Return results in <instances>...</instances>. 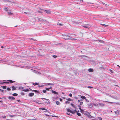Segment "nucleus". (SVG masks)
Instances as JSON below:
<instances>
[{"label": "nucleus", "mask_w": 120, "mask_h": 120, "mask_svg": "<svg viewBox=\"0 0 120 120\" xmlns=\"http://www.w3.org/2000/svg\"><path fill=\"white\" fill-rule=\"evenodd\" d=\"M7 81H9V82H0V83L1 84H4V83H13V82H15L14 81H12L11 80H7Z\"/></svg>", "instance_id": "1"}, {"label": "nucleus", "mask_w": 120, "mask_h": 120, "mask_svg": "<svg viewBox=\"0 0 120 120\" xmlns=\"http://www.w3.org/2000/svg\"><path fill=\"white\" fill-rule=\"evenodd\" d=\"M67 111L68 112H70L72 114H74L76 112H77V111L76 109L75 110L73 111H72L71 110L69 109H67Z\"/></svg>", "instance_id": "2"}, {"label": "nucleus", "mask_w": 120, "mask_h": 120, "mask_svg": "<svg viewBox=\"0 0 120 120\" xmlns=\"http://www.w3.org/2000/svg\"><path fill=\"white\" fill-rule=\"evenodd\" d=\"M66 37L64 39L65 40H68V39H70L71 40H75V39L71 37H69V36H66Z\"/></svg>", "instance_id": "3"}, {"label": "nucleus", "mask_w": 120, "mask_h": 120, "mask_svg": "<svg viewBox=\"0 0 120 120\" xmlns=\"http://www.w3.org/2000/svg\"><path fill=\"white\" fill-rule=\"evenodd\" d=\"M39 109L40 110H46V111H44V112H49V111L47 109H46L44 108H39Z\"/></svg>", "instance_id": "4"}, {"label": "nucleus", "mask_w": 120, "mask_h": 120, "mask_svg": "<svg viewBox=\"0 0 120 120\" xmlns=\"http://www.w3.org/2000/svg\"><path fill=\"white\" fill-rule=\"evenodd\" d=\"M8 98L10 100H14L15 99V98L13 96H9Z\"/></svg>", "instance_id": "5"}, {"label": "nucleus", "mask_w": 120, "mask_h": 120, "mask_svg": "<svg viewBox=\"0 0 120 120\" xmlns=\"http://www.w3.org/2000/svg\"><path fill=\"white\" fill-rule=\"evenodd\" d=\"M82 26L85 28L88 29H89L90 27L89 25L88 24H85Z\"/></svg>", "instance_id": "6"}, {"label": "nucleus", "mask_w": 120, "mask_h": 120, "mask_svg": "<svg viewBox=\"0 0 120 120\" xmlns=\"http://www.w3.org/2000/svg\"><path fill=\"white\" fill-rule=\"evenodd\" d=\"M34 95V94L33 93H29L28 95L30 97H31L33 96Z\"/></svg>", "instance_id": "7"}, {"label": "nucleus", "mask_w": 120, "mask_h": 120, "mask_svg": "<svg viewBox=\"0 0 120 120\" xmlns=\"http://www.w3.org/2000/svg\"><path fill=\"white\" fill-rule=\"evenodd\" d=\"M43 84H46V85H53V83H44Z\"/></svg>", "instance_id": "8"}, {"label": "nucleus", "mask_w": 120, "mask_h": 120, "mask_svg": "<svg viewBox=\"0 0 120 120\" xmlns=\"http://www.w3.org/2000/svg\"><path fill=\"white\" fill-rule=\"evenodd\" d=\"M52 92L55 94H57V95H58V93L57 92H56V91H54V90H52Z\"/></svg>", "instance_id": "9"}, {"label": "nucleus", "mask_w": 120, "mask_h": 120, "mask_svg": "<svg viewBox=\"0 0 120 120\" xmlns=\"http://www.w3.org/2000/svg\"><path fill=\"white\" fill-rule=\"evenodd\" d=\"M8 64L9 65H13L14 64V63L13 62H9L8 63Z\"/></svg>", "instance_id": "10"}, {"label": "nucleus", "mask_w": 120, "mask_h": 120, "mask_svg": "<svg viewBox=\"0 0 120 120\" xmlns=\"http://www.w3.org/2000/svg\"><path fill=\"white\" fill-rule=\"evenodd\" d=\"M34 72L36 74H38L39 75L41 73L40 72H38V71H34Z\"/></svg>", "instance_id": "11"}, {"label": "nucleus", "mask_w": 120, "mask_h": 120, "mask_svg": "<svg viewBox=\"0 0 120 120\" xmlns=\"http://www.w3.org/2000/svg\"><path fill=\"white\" fill-rule=\"evenodd\" d=\"M29 89L30 90H31L32 91H33L35 92V93H39V91H38L37 90H32L31 89H30V88H29Z\"/></svg>", "instance_id": "12"}, {"label": "nucleus", "mask_w": 120, "mask_h": 120, "mask_svg": "<svg viewBox=\"0 0 120 120\" xmlns=\"http://www.w3.org/2000/svg\"><path fill=\"white\" fill-rule=\"evenodd\" d=\"M41 99H44L45 100H47V101H46L45 102L46 103H48L49 102V101L48 100V99H46V98H41Z\"/></svg>", "instance_id": "13"}, {"label": "nucleus", "mask_w": 120, "mask_h": 120, "mask_svg": "<svg viewBox=\"0 0 120 120\" xmlns=\"http://www.w3.org/2000/svg\"><path fill=\"white\" fill-rule=\"evenodd\" d=\"M88 71L90 72H92L93 71V70L91 68H90L88 69Z\"/></svg>", "instance_id": "14"}, {"label": "nucleus", "mask_w": 120, "mask_h": 120, "mask_svg": "<svg viewBox=\"0 0 120 120\" xmlns=\"http://www.w3.org/2000/svg\"><path fill=\"white\" fill-rule=\"evenodd\" d=\"M22 91L25 92H27L28 91H29V90L28 89H25L23 90Z\"/></svg>", "instance_id": "15"}, {"label": "nucleus", "mask_w": 120, "mask_h": 120, "mask_svg": "<svg viewBox=\"0 0 120 120\" xmlns=\"http://www.w3.org/2000/svg\"><path fill=\"white\" fill-rule=\"evenodd\" d=\"M83 111V113H84V114L86 116L89 113L88 112H87L86 111Z\"/></svg>", "instance_id": "16"}, {"label": "nucleus", "mask_w": 120, "mask_h": 120, "mask_svg": "<svg viewBox=\"0 0 120 120\" xmlns=\"http://www.w3.org/2000/svg\"><path fill=\"white\" fill-rule=\"evenodd\" d=\"M98 104L99 105L102 107L103 106H104V104L102 103H99Z\"/></svg>", "instance_id": "17"}, {"label": "nucleus", "mask_w": 120, "mask_h": 120, "mask_svg": "<svg viewBox=\"0 0 120 120\" xmlns=\"http://www.w3.org/2000/svg\"><path fill=\"white\" fill-rule=\"evenodd\" d=\"M47 14H50V11L49 10H45Z\"/></svg>", "instance_id": "18"}, {"label": "nucleus", "mask_w": 120, "mask_h": 120, "mask_svg": "<svg viewBox=\"0 0 120 120\" xmlns=\"http://www.w3.org/2000/svg\"><path fill=\"white\" fill-rule=\"evenodd\" d=\"M8 14L9 15H13V14L10 12L8 11Z\"/></svg>", "instance_id": "19"}, {"label": "nucleus", "mask_w": 120, "mask_h": 120, "mask_svg": "<svg viewBox=\"0 0 120 120\" xmlns=\"http://www.w3.org/2000/svg\"><path fill=\"white\" fill-rule=\"evenodd\" d=\"M89 107L90 108H92L93 107V105H92L90 103V104H89L88 105Z\"/></svg>", "instance_id": "20"}, {"label": "nucleus", "mask_w": 120, "mask_h": 120, "mask_svg": "<svg viewBox=\"0 0 120 120\" xmlns=\"http://www.w3.org/2000/svg\"><path fill=\"white\" fill-rule=\"evenodd\" d=\"M81 98L83 99H85L86 97L84 96H82L81 97Z\"/></svg>", "instance_id": "21"}, {"label": "nucleus", "mask_w": 120, "mask_h": 120, "mask_svg": "<svg viewBox=\"0 0 120 120\" xmlns=\"http://www.w3.org/2000/svg\"><path fill=\"white\" fill-rule=\"evenodd\" d=\"M12 90H14L16 89V88L14 86H13L12 87Z\"/></svg>", "instance_id": "22"}, {"label": "nucleus", "mask_w": 120, "mask_h": 120, "mask_svg": "<svg viewBox=\"0 0 120 120\" xmlns=\"http://www.w3.org/2000/svg\"><path fill=\"white\" fill-rule=\"evenodd\" d=\"M45 86V85H38V87H43Z\"/></svg>", "instance_id": "23"}, {"label": "nucleus", "mask_w": 120, "mask_h": 120, "mask_svg": "<svg viewBox=\"0 0 120 120\" xmlns=\"http://www.w3.org/2000/svg\"><path fill=\"white\" fill-rule=\"evenodd\" d=\"M115 113L116 114L118 115L119 114V112L118 110L115 112Z\"/></svg>", "instance_id": "24"}, {"label": "nucleus", "mask_w": 120, "mask_h": 120, "mask_svg": "<svg viewBox=\"0 0 120 120\" xmlns=\"http://www.w3.org/2000/svg\"><path fill=\"white\" fill-rule=\"evenodd\" d=\"M103 102H107L109 103H110L112 104H113V102H109V101H103Z\"/></svg>", "instance_id": "25"}, {"label": "nucleus", "mask_w": 120, "mask_h": 120, "mask_svg": "<svg viewBox=\"0 0 120 120\" xmlns=\"http://www.w3.org/2000/svg\"><path fill=\"white\" fill-rule=\"evenodd\" d=\"M24 88V87L22 86H20L19 88V89L20 90Z\"/></svg>", "instance_id": "26"}, {"label": "nucleus", "mask_w": 120, "mask_h": 120, "mask_svg": "<svg viewBox=\"0 0 120 120\" xmlns=\"http://www.w3.org/2000/svg\"><path fill=\"white\" fill-rule=\"evenodd\" d=\"M18 95V94L17 93H14L12 94V95L14 96H17Z\"/></svg>", "instance_id": "27"}, {"label": "nucleus", "mask_w": 120, "mask_h": 120, "mask_svg": "<svg viewBox=\"0 0 120 120\" xmlns=\"http://www.w3.org/2000/svg\"><path fill=\"white\" fill-rule=\"evenodd\" d=\"M93 105L95 106H98V104L96 103L95 104V103H93Z\"/></svg>", "instance_id": "28"}, {"label": "nucleus", "mask_w": 120, "mask_h": 120, "mask_svg": "<svg viewBox=\"0 0 120 120\" xmlns=\"http://www.w3.org/2000/svg\"><path fill=\"white\" fill-rule=\"evenodd\" d=\"M56 104L58 105H59L60 104V102L58 101H56Z\"/></svg>", "instance_id": "29"}, {"label": "nucleus", "mask_w": 120, "mask_h": 120, "mask_svg": "<svg viewBox=\"0 0 120 120\" xmlns=\"http://www.w3.org/2000/svg\"><path fill=\"white\" fill-rule=\"evenodd\" d=\"M98 41L101 43H103L104 42V41L102 40H98Z\"/></svg>", "instance_id": "30"}, {"label": "nucleus", "mask_w": 120, "mask_h": 120, "mask_svg": "<svg viewBox=\"0 0 120 120\" xmlns=\"http://www.w3.org/2000/svg\"><path fill=\"white\" fill-rule=\"evenodd\" d=\"M71 105L73 107L75 108V107L74 104L71 103Z\"/></svg>", "instance_id": "31"}, {"label": "nucleus", "mask_w": 120, "mask_h": 120, "mask_svg": "<svg viewBox=\"0 0 120 120\" xmlns=\"http://www.w3.org/2000/svg\"><path fill=\"white\" fill-rule=\"evenodd\" d=\"M8 7H7V8H5V9H4V10L5 11H7V12H8Z\"/></svg>", "instance_id": "32"}, {"label": "nucleus", "mask_w": 120, "mask_h": 120, "mask_svg": "<svg viewBox=\"0 0 120 120\" xmlns=\"http://www.w3.org/2000/svg\"><path fill=\"white\" fill-rule=\"evenodd\" d=\"M33 85H34V86H35L36 85H38V83H33Z\"/></svg>", "instance_id": "33"}, {"label": "nucleus", "mask_w": 120, "mask_h": 120, "mask_svg": "<svg viewBox=\"0 0 120 120\" xmlns=\"http://www.w3.org/2000/svg\"><path fill=\"white\" fill-rule=\"evenodd\" d=\"M77 115L79 116H81V114L80 113L77 112Z\"/></svg>", "instance_id": "34"}, {"label": "nucleus", "mask_w": 120, "mask_h": 120, "mask_svg": "<svg viewBox=\"0 0 120 120\" xmlns=\"http://www.w3.org/2000/svg\"><path fill=\"white\" fill-rule=\"evenodd\" d=\"M101 25H102L103 26H104L105 27H106L107 26V25H105V24H101Z\"/></svg>", "instance_id": "35"}, {"label": "nucleus", "mask_w": 120, "mask_h": 120, "mask_svg": "<svg viewBox=\"0 0 120 120\" xmlns=\"http://www.w3.org/2000/svg\"><path fill=\"white\" fill-rule=\"evenodd\" d=\"M7 86H2V88L4 89H5L6 88Z\"/></svg>", "instance_id": "36"}, {"label": "nucleus", "mask_w": 120, "mask_h": 120, "mask_svg": "<svg viewBox=\"0 0 120 120\" xmlns=\"http://www.w3.org/2000/svg\"><path fill=\"white\" fill-rule=\"evenodd\" d=\"M38 20L39 21H40L41 22H42V21H43V19H38Z\"/></svg>", "instance_id": "37"}, {"label": "nucleus", "mask_w": 120, "mask_h": 120, "mask_svg": "<svg viewBox=\"0 0 120 120\" xmlns=\"http://www.w3.org/2000/svg\"><path fill=\"white\" fill-rule=\"evenodd\" d=\"M57 25L61 26H62V24L61 23H60L59 22L57 23Z\"/></svg>", "instance_id": "38"}, {"label": "nucleus", "mask_w": 120, "mask_h": 120, "mask_svg": "<svg viewBox=\"0 0 120 120\" xmlns=\"http://www.w3.org/2000/svg\"><path fill=\"white\" fill-rule=\"evenodd\" d=\"M98 118L99 119V120H101L102 119V118L100 117H98Z\"/></svg>", "instance_id": "39"}, {"label": "nucleus", "mask_w": 120, "mask_h": 120, "mask_svg": "<svg viewBox=\"0 0 120 120\" xmlns=\"http://www.w3.org/2000/svg\"><path fill=\"white\" fill-rule=\"evenodd\" d=\"M15 116V115H9V116L11 117H12L14 116Z\"/></svg>", "instance_id": "40"}, {"label": "nucleus", "mask_w": 120, "mask_h": 120, "mask_svg": "<svg viewBox=\"0 0 120 120\" xmlns=\"http://www.w3.org/2000/svg\"><path fill=\"white\" fill-rule=\"evenodd\" d=\"M27 11H26V12H24L26 14H27V13H29V11L28 10H27Z\"/></svg>", "instance_id": "41"}, {"label": "nucleus", "mask_w": 120, "mask_h": 120, "mask_svg": "<svg viewBox=\"0 0 120 120\" xmlns=\"http://www.w3.org/2000/svg\"><path fill=\"white\" fill-rule=\"evenodd\" d=\"M7 90L8 91H10V90H11V88L9 87H8L7 88Z\"/></svg>", "instance_id": "42"}, {"label": "nucleus", "mask_w": 120, "mask_h": 120, "mask_svg": "<svg viewBox=\"0 0 120 120\" xmlns=\"http://www.w3.org/2000/svg\"><path fill=\"white\" fill-rule=\"evenodd\" d=\"M80 57H81L82 58H84V57H86L85 56H84V55H82V56H79Z\"/></svg>", "instance_id": "43"}, {"label": "nucleus", "mask_w": 120, "mask_h": 120, "mask_svg": "<svg viewBox=\"0 0 120 120\" xmlns=\"http://www.w3.org/2000/svg\"><path fill=\"white\" fill-rule=\"evenodd\" d=\"M90 116V114L88 113V114H87V115H86L87 117H89V116Z\"/></svg>", "instance_id": "44"}, {"label": "nucleus", "mask_w": 120, "mask_h": 120, "mask_svg": "<svg viewBox=\"0 0 120 120\" xmlns=\"http://www.w3.org/2000/svg\"><path fill=\"white\" fill-rule=\"evenodd\" d=\"M67 100L69 101H71V99L70 98H68L67 99Z\"/></svg>", "instance_id": "45"}, {"label": "nucleus", "mask_w": 120, "mask_h": 120, "mask_svg": "<svg viewBox=\"0 0 120 120\" xmlns=\"http://www.w3.org/2000/svg\"><path fill=\"white\" fill-rule=\"evenodd\" d=\"M45 89L46 90H49L50 89V88H45Z\"/></svg>", "instance_id": "46"}, {"label": "nucleus", "mask_w": 120, "mask_h": 120, "mask_svg": "<svg viewBox=\"0 0 120 120\" xmlns=\"http://www.w3.org/2000/svg\"><path fill=\"white\" fill-rule=\"evenodd\" d=\"M34 102H36V103H37L38 104H41V103H38V102H37V101H36V100L35 101H34Z\"/></svg>", "instance_id": "47"}, {"label": "nucleus", "mask_w": 120, "mask_h": 120, "mask_svg": "<svg viewBox=\"0 0 120 120\" xmlns=\"http://www.w3.org/2000/svg\"><path fill=\"white\" fill-rule=\"evenodd\" d=\"M20 94L22 96L24 94V93H23V92H21V93Z\"/></svg>", "instance_id": "48"}, {"label": "nucleus", "mask_w": 120, "mask_h": 120, "mask_svg": "<svg viewBox=\"0 0 120 120\" xmlns=\"http://www.w3.org/2000/svg\"><path fill=\"white\" fill-rule=\"evenodd\" d=\"M89 118H94V117L92 116H91L90 115V116H89V117H88Z\"/></svg>", "instance_id": "49"}, {"label": "nucleus", "mask_w": 120, "mask_h": 120, "mask_svg": "<svg viewBox=\"0 0 120 120\" xmlns=\"http://www.w3.org/2000/svg\"><path fill=\"white\" fill-rule=\"evenodd\" d=\"M83 104V103L82 102H80V105H82Z\"/></svg>", "instance_id": "50"}, {"label": "nucleus", "mask_w": 120, "mask_h": 120, "mask_svg": "<svg viewBox=\"0 0 120 120\" xmlns=\"http://www.w3.org/2000/svg\"><path fill=\"white\" fill-rule=\"evenodd\" d=\"M46 90H44L43 91V93H46Z\"/></svg>", "instance_id": "51"}, {"label": "nucleus", "mask_w": 120, "mask_h": 120, "mask_svg": "<svg viewBox=\"0 0 120 120\" xmlns=\"http://www.w3.org/2000/svg\"><path fill=\"white\" fill-rule=\"evenodd\" d=\"M85 100L86 101V102H89V101L87 99H86V98H85Z\"/></svg>", "instance_id": "52"}, {"label": "nucleus", "mask_w": 120, "mask_h": 120, "mask_svg": "<svg viewBox=\"0 0 120 120\" xmlns=\"http://www.w3.org/2000/svg\"><path fill=\"white\" fill-rule=\"evenodd\" d=\"M46 22V20H43V21H42V22Z\"/></svg>", "instance_id": "53"}, {"label": "nucleus", "mask_w": 120, "mask_h": 120, "mask_svg": "<svg viewBox=\"0 0 120 120\" xmlns=\"http://www.w3.org/2000/svg\"><path fill=\"white\" fill-rule=\"evenodd\" d=\"M3 118H5L6 117V116H1Z\"/></svg>", "instance_id": "54"}, {"label": "nucleus", "mask_w": 120, "mask_h": 120, "mask_svg": "<svg viewBox=\"0 0 120 120\" xmlns=\"http://www.w3.org/2000/svg\"><path fill=\"white\" fill-rule=\"evenodd\" d=\"M30 39H31L32 40H33L34 41H35V40L34 39H33L32 38H30Z\"/></svg>", "instance_id": "55"}, {"label": "nucleus", "mask_w": 120, "mask_h": 120, "mask_svg": "<svg viewBox=\"0 0 120 120\" xmlns=\"http://www.w3.org/2000/svg\"><path fill=\"white\" fill-rule=\"evenodd\" d=\"M88 88H93V87H92V86H88Z\"/></svg>", "instance_id": "56"}, {"label": "nucleus", "mask_w": 120, "mask_h": 120, "mask_svg": "<svg viewBox=\"0 0 120 120\" xmlns=\"http://www.w3.org/2000/svg\"><path fill=\"white\" fill-rule=\"evenodd\" d=\"M109 71L111 73H113V71L112 70L110 69Z\"/></svg>", "instance_id": "57"}, {"label": "nucleus", "mask_w": 120, "mask_h": 120, "mask_svg": "<svg viewBox=\"0 0 120 120\" xmlns=\"http://www.w3.org/2000/svg\"><path fill=\"white\" fill-rule=\"evenodd\" d=\"M65 103H67L68 104H69L70 103V102H69L68 101H66L65 102Z\"/></svg>", "instance_id": "58"}, {"label": "nucleus", "mask_w": 120, "mask_h": 120, "mask_svg": "<svg viewBox=\"0 0 120 120\" xmlns=\"http://www.w3.org/2000/svg\"><path fill=\"white\" fill-rule=\"evenodd\" d=\"M52 56L53 57H54V58H56L57 57V56H56L55 55H53V56Z\"/></svg>", "instance_id": "59"}, {"label": "nucleus", "mask_w": 120, "mask_h": 120, "mask_svg": "<svg viewBox=\"0 0 120 120\" xmlns=\"http://www.w3.org/2000/svg\"><path fill=\"white\" fill-rule=\"evenodd\" d=\"M69 96L70 97H71L72 96V94H69Z\"/></svg>", "instance_id": "60"}, {"label": "nucleus", "mask_w": 120, "mask_h": 120, "mask_svg": "<svg viewBox=\"0 0 120 120\" xmlns=\"http://www.w3.org/2000/svg\"><path fill=\"white\" fill-rule=\"evenodd\" d=\"M78 107L79 108V109H81L80 108L81 107V106L80 105H78Z\"/></svg>", "instance_id": "61"}, {"label": "nucleus", "mask_w": 120, "mask_h": 120, "mask_svg": "<svg viewBox=\"0 0 120 120\" xmlns=\"http://www.w3.org/2000/svg\"><path fill=\"white\" fill-rule=\"evenodd\" d=\"M102 3L103 4V5H106V4H105V3H104L103 2H102Z\"/></svg>", "instance_id": "62"}, {"label": "nucleus", "mask_w": 120, "mask_h": 120, "mask_svg": "<svg viewBox=\"0 0 120 120\" xmlns=\"http://www.w3.org/2000/svg\"><path fill=\"white\" fill-rule=\"evenodd\" d=\"M29 120H36V119H29Z\"/></svg>", "instance_id": "63"}, {"label": "nucleus", "mask_w": 120, "mask_h": 120, "mask_svg": "<svg viewBox=\"0 0 120 120\" xmlns=\"http://www.w3.org/2000/svg\"><path fill=\"white\" fill-rule=\"evenodd\" d=\"M117 104L119 105H120V103H118Z\"/></svg>", "instance_id": "64"}]
</instances>
